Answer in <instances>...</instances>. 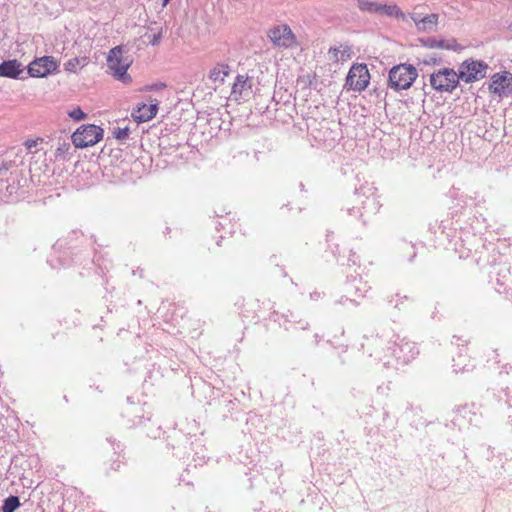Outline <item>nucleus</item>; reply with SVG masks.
Masks as SVG:
<instances>
[{
	"label": "nucleus",
	"instance_id": "20",
	"mask_svg": "<svg viewBox=\"0 0 512 512\" xmlns=\"http://www.w3.org/2000/svg\"><path fill=\"white\" fill-rule=\"evenodd\" d=\"M20 506V500L17 496H9L4 500L2 512H14Z\"/></svg>",
	"mask_w": 512,
	"mask_h": 512
},
{
	"label": "nucleus",
	"instance_id": "25",
	"mask_svg": "<svg viewBox=\"0 0 512 512\" xmlns=\"http://www.w3.org/2000/svg\"><path fill=\"white\" fill-rule=\"evenodd\" d=\"M69 116L75 121H80L85 118V113L78 107L69 112Z\"/></svg>",
	"mask_w": 512,
	"mask_h": 512
},
{
	"label": "nucleus",
	"instance_id": "19",
	"mask_svg": "<svg viewBox=\"0 0 512 512\" xmlns=\"http://www.w3.org/2000/svg\"><path fill=\"white\" fill-rule=\"evenodd\" d=\"M248 77L244 75H238L236 77V80L232 86V95L234 96H241L244 89L247 86Z\"/></svg>",
	"mask_w": 512,
	"mask_h": 512
},
{
	"label": "nucleus",
	"instance_id": "3",
	"mask_svg": "<svg viewBox=\"0 0 512 512\" xmlns=\"http://www.w3.org/2000/svg\"><path fill=\"white\" fill-rule=\"evenodd\" d=\"M460 77L452 68L435 70L429 78L431 87L439 93H452L458 86Z\"/></svg>",
	"mask_w": 512,
	"mask_h": 512
},
{
	"label": "nucleus",
	"instance_id": "2",
	"mask_svg": "<svg viewBox=\"0 0 512 512\" xmlns=\"http://www.w3.org/2000/svg\"><path fill=\"white\" fill-rule=\"evenodd\" d=\"M124 52L122 46L112 48L107 57V65L115 78L124 83H129L131 82V76L127 74V70L132 60L129 56H125Z\"/></svg>",
	"mask_w": 512,
	"mask_h": 512
},
{
	"label": "nucleus",
	"instance_id": "21",
	"mask_svg": "<svg viewBox=\"0 0 512 512\" xmlns=\"http://www.w3.org/2000/svg\"><path fill=\"white\" fill-rule=\"evenodd\" d=\"M380 15L401 17L403 19L405 17V15L402 13V11L398 8L397 5H386V4H382Z\"/></svg>",
	"mask_w": 512,
	"mask_h": 512
},
{
	"label": "nucleus",
	"instance_id": "11",
	"mask_svg": "<svg viewBox=\"0 0 512 512\" xmlns=\"http://www.w3.org/2000/svg\"><path fill=\"white\" fill-rule=\"evenodd\" d=\"M410 19L414 22L419 32L430 33L436 31L439 15L432 13L422 16L419 13L413 12L410 14Z\"/></svg>",
	"mask_w": 512,
	"mask_h": 512
},
{
	"label": "nucleus",
	"instance_id": "31",
	"mask_svg": "<svg viewBox=\"0 0 512 512\" xmlns=\"http://www.w3.org/2000/svg\"><path fill=\"white\" fill-rule=\"evenodd\" d=\"M169 1H170V0H163V5L168 4V2H169Z\"/></svg>",
	"mask_w": 512,
	"mask_h": 512
},
{
	"label": "nucleus",
	"instance_id": "17",
	"mask_svg": "<svg viewBox=\"0 0 512 512\" xmlns=\"http://www.w3.org/2000/svg\"><path fill=\"white\" fill-rule=\"evenodd\" d=\"M230 73V67L225 63H218L215 67H213L209 72V79L214 83L222 84L224 82L225 77H227Z\"/></svg>",
	"mask_w": 512,
	"mask_h": 512
},
{
	"label": "nucleus",
	"instance_id": "23",
	"mask_svg": "<svg viewBox=\"0 0 512 512\" xmlns=\"http://www.w3.org/2000/svg\"><path fill=\"white\" fill-rule=\"evenodd\" d=\"M128 135H129L128 127L118 128L114 131V136L117 140H124L128 137Z\"/></svg>",
	"mask_w": 512,
	"mask_h": 512
},
{
	"label": "nucleus",
	"instance_id": "13",
	"mask_svg": "<svg viewBox=\"0 0 512 512\" xmlns=\"http://www.w3.org/2000/svg\"><path fill=\"white\" fill-rule=\"evenodd\" d=\"M422 43L425 47L431 49H445V50H456L458 48V43L454 38L450 39H436L434 37H428L425 40H422Z\"/></svg>",
	"mask_w": 512,
	"mask_h": 512
},
{
	"label": "nucleus",
	"instance_id": "22",
	"mask_svg": "<svg viewBox=\"0 0 512 512\" xmlns=\"http://www.w3.org/2000/svg\"><path fill=\"white\" fill-rule=\"evenodd\" d=\"M85 59H82L84 61ZM81 60L79 58H72L64 64V68L69 72H76Z\"/></svg>",
	"mask_w": 512,
	"mask_h": 512
},
{
	"label": "nucleus",
	"instance_id": "6",
	"mask_svg": "<svg viewBox=\"0 0 512 512\" xmlns=\"http://www.w3.org/2000/svg\"><path fill=\"white\" fill-rule=\"evenodd\" d=\"M488 65L482 60L468 59L462 62L457 71L460 80L473 83L486 76Z\"/></svg>",
	"mask_w": 512,
	"mask_h": 512
},
{
	"label": "nucleus",
	"instance_id": "4",
	"mask_svg": "<svg viewBox=\"0 0 512 512\" xmlns=\"http://www.w3.org/2000/svg\"><path fill=\"white\" fill-rule=\"evenodd\" d=\"M104 131L101 127L88 124L79 127L72 135V142L77 148L93 146L103 138Z\"/></svg>",
	"mask_w": 512,
	"mask_h": 512
},
{
	"label": "nucleus",
	"instance_id": "5",
	"mask_svg": "<svg viewBox=\"0 0 512 512\" xmlns=\"http://www.w3.org/2000/svg\"><path fill=\"white\" fill-rule=\"evenodd\" d=\"M393 338L395 340L389 350L398 363L407 364L418 355L419 350L414 342L399 335H394Z\"/></svg>",
	"mask_w": 512,
	"mask_h": 512
},
{
	"label": "nucleus",
	"instance_id": "10",
	"mask_svg": "<svg viewBox=\"0 0 512 512\" xmlns=\"http://www.w3.org/2000/svg\"><path fill=\"white\" fill-rule=\"evenodd\" d=\"M57 62L51 56L35 59L28 66V73L32 77H45L56 71Z\"/></svg>",
	"mask_w": 512,
	"mask_h": 512
},
{
	"label": "nucleus",
	"instance_id": "29",
	"mask_svg": "<svg viewBox=\"0 0 512 512\" xmlns=\"http://www.w3.org/2000/svg\"><path fill=\"white\" fill-rule=\"evenodd\" d=\"M160 38H161V35L160 34H157V35H154L153 36V39L151 40V44L152 45H156L159 43L160 41Z\"/></svg>",
	"mask_w": 512,
	"mask_h": 512
},
{
	"label": "nucleus",
	"instance_id": "12",
	"mask_svg": "<svg viewBox=\"0 0 512 512\" xmlns=\"http://www.w3.org/2000/svg\"><path fill=\"white\" fill-rule=\"evenodd\" d=\"M158 111V103L142 104L132 113V116L139 123L146 122L154 118Z\"/></svg>",
	"mask_w": 512,
	"mask_h": 512
},
{
	"label": "nucleus",
	"instance_id": "14",
	"mask_svg": "<svg viewBox=\"0 0 512 512\" xmlns=\"http://www.w3.org/2000/svg\"><path fill=\"white\" fill-rule=\"evenodd\" d=\"M330 60L334 62H344L352 57V49L349 45H340L338 47H331L328 51Z\"/></svg>",
	"mask_w": 512,
	"mask_h": 512
},
{
	"label": "nucleus",
	"instance_id": "27",
	"mask_svg": "<svg viewBox=\"0 0 512 512\" xmlns=\"http://www.w3.org/2000/svg\"><path fill=\"white\" fill-rule=\"evenodd\" d=\"M165 87H166V85L164 83H156V84L145 86L142 89V91L160 90V89H163Z\"/></svg>",
	"mask_w": 512,
	"mask_h": 512
},
{
	"label": "nucleus",
	"instance_id": "28",
	"mask_svg": "<svg viewBox=\"0 0 512 512\" xmlns=\"http://www.w3.org/2000/svg\"><path fill=\"white\" fill-rule=\"evenodd\" d=\"M70 148V144L69 143H63L62 145H60L57 149H56V156H61L62 154H64L68 149Z\"/></svg>",
	"mask_w": 512,
	"mask_h": 512
},
{
	"label": "nucleus",
	"instance_id": "26",
	"mask_svg": "<svg viewBox=\"0 0 512 512\" xmlns=\"http://www.w3.org/2000/svg\"><path fill=\"white\" fill-rule=\"evenodd\" d=\"M38 145V139H27L25 142H24V146L26 147V149L30 152V153H33L34 152V149L37 147Z\"/></svg>",
	"mask_w": 512,
	"mask_h": 512
},
{
	"label": "nucleus",
	"instance_id": "8",
	"mask_svg": "<svg viewBox=\"0 0 512 512\" xmlns=\"http://www.w3.org/2000/svg\"><path fill=\"white\" fill-rule=\"evenodd\" d=\"M267 36L277 47L290 48L296 44V37L291 28L286 24L271 28Z\"/></svg>",
	"mask_w": 512,
	"mask_h": 512
},
{
	"label": "nucleus",
	"instance_id": "15",
	"mask_svg": "<svg viewBox=\"0 0 512 512\" xmlns=\"http://www.w3.org/2000/svg\"><path fill=\"white\" fill-rule=\"evenodd\" d=\"M21 72V64L17 60H8L0 64L1 77L17 78Z\"/></svg>",
	"mask_w": 512,
	"mask_h": 512
},
{
	"label": "nucleus",
	"instance_id": "1",
	"mask_svg": "<svg viewBox=\"0 0 512 512\" xmlns=\"http://www.w3.org/2000/svg\"><path fill=\"white\" fill-rule=\"evenodd\" d=\"M418 77L417 69L411 64H399L389 71V87L395 91L409 89Z\"/></svg>",
	"mask_w": 512,
	"mask_h": 512
},
{
	"label": "nucleus",
	"instance_id": "16",
	"mask_svg": "<svg viewBox=\"0 0 512 512\" xmlns=\"http://www.w3.org/2000/svg\"><path fill=\"white\" fill-rule=\"evenodd\" d=\"M361 203H362V207L360 209H358L357 212H359L360 217H363V218L367 215L377 213L380 208V204L373 194L366 196L365 200H362Z\"/></svg>",
	"mask_w": 512,
	"mask_h": 512
},
{
	"label": "nucleus",
	"instance_id": "24",
	"mask_svg": "<svg viewBox=\"0 0 512 512\" xmlns=\"http://www.w3.org/2000/svg\"><path fill=\"white\" fill-rule=\"evenodd\" d=\"M408 300L407 296L401 297L399 294H396L393 298H391L389 301L391 304H394L395 308L401 309V306L403 305V301Z\"/></svg>",
	"mask_w": 512,
	"mask_h": 512
},
{
	"label": "nucleus",
	"instance_id": "7",
	"mask_svg": "<svg viewBox=\"0 0 512 512\" xmlns=\"http://www.w3.org/2000/svg\"><path fill=\"white\" fill-rule=\"evenodd\" d=\"M370 81V74L365 64H353L346 77L345 87L349 90L361 92L365 90Z\"/></svg>",
	"mask_w": 512,
	"mask_h": 512
},
{
	"label": "nucleus",
	"instance_id": "9",
	"mask_svg": "<svg viewBox=\"0 0 512 512\" xmlns=\"http://www.w3.org/2000/svg\"><path fill=\"white\" fill-rule=\"evenodd\" d=\"M489 90L500 98L510 95L512 93V74L506 71L494 74L491 77Z\"/></svg>",
	"mask_w": 512,
	"mask_h": 512
},
{
	"label": "nucleus",
	"instance_id": "18",
	"mask_svg": "<svg viewBox=\"0 0 512 512\" xmlns=\"http://www.w3.org/2000/svg\"><path fill=\"white\" fill-rule=\"evenodd\" d=\"M358 7L362 11L380 14L382 3L372 2L368 0H357Z\"/></svg>",
	"mask_w": 512,
	"mask_h": 512
},
{
	"label": "nucleus",
	"instance_id": "30",
	"mask_svg": "<svg viewBox=\"0 0 512 512\" xmlns=\"http://www.w3.org/2000/svg\"><path fill=\"white\" fill-rule=\"evenodd\" d=\"M508 29L512 31V21L508 24Z\"/></svg>",
	"mask_w": 512,
	"mask_h": 512
}]
</instances>
